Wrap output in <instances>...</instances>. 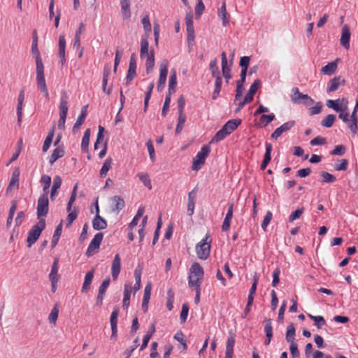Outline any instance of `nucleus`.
<instances>
[{
	"mask_svg": "<svg viewBox=\"0 0 358 358\" xmlns=\"http://www.w3.org/2000/svg\"><path fill=\"white\" fill-rule=\"evenodd\" d=\"M142 24L145 30V34L141 37V50L140 57L141 59H146L145 69L146 73L149 74L155 66V54L154 50L149 51V34L151 31L152 26L150 21L148 15H145L142 19Z\"/></svg>",
	"mask_w": 358,
	"mask_h": 358,
	"instance_id": "f257e3e1",
	"label": "nucleus"
},
{
	"mask_svg": "<svg viewBox=\"0 0 358 358\" xmlns=\"http://www.w3.org/2000/svg\"><path fill=\"white\" fill-rule=\"evenodd\" d=\"M241 122V119H233L227 121L213 136L212 142H220L224 140L237 129Z\"/></svg>",
	"mask_w": 358,
	"mask_h": 358,
	"instance_id": "f03ea898",
	"label": "nucleus"
},
{
	"mask_svg": "<svg viewBox=\"0 0 358 358\" xmlns=\"http://www.w3.org/2000/svg\"><path fill=\"white\" fill-rule=\"evenodd\" d=\"M203 274V269L201 265L197 262L193 263L190 267L188 277L189 287H201Z\"/></svg>",
	"mask_w": 358,
	"mask_h": 358,
	"instance_id": "7ed1b4c3",
	"label": "nucleus"
},
{
	"mask_svg": "<svg viewBox=\"0 0 358 358\" xmlns=\"http://www.w3.org/2000/svg\"><path fill=\"white\" fill-rule=\"evenodd\" d=\"M210 235L207 234L205 237L196 245V252L199 259L206 260L208 258L210 252Z\"/></svg>",
	"mask_w": 358,
	"mask_h": 358,
	"instance_id": "20e7f679",
	"label": "nucleus"
},
{
	"mask_svg": "<svg viewBox=\"0 0 358 358\" xmlns=\"http://www.w3.org/2000/svg\"><path fill=\"white\" fill-rule=\"evenodd\" d=\"M45 227V219H41L35 225L31 227L29 231L28 237L27 239V246L29 248H30L38 240Z\"/></svg>",
	"mask_w": 358,
	"mask_h": 358,
	"instance_id": "39448f33",
	"label": "nucleus"
},
{
	"mask_svg": "<svg viewBox=\"0 0 358 358\" xmlns=\"http://www.w3.org/2000/svg\"><path fill=\"white\" fill-rule=\"evenodd\" d=\"M210 152V147L208 145H204L201 147V150L193 158L192 166L193 171H197L201 169Z\"/></svg>",
	"mask_w": 358,
	"mask_h": 358,
	"instance_id": "423d86ee",
	"label": "nucleus"
},
{
	"mask_svg": "<svg viewBox=\"0 0 358 358\" xmlns=\"http://www.w3.org/2000/svg\"><path fill=\"white\" fill-rule=\"evenodd\" d=\"M291 100L294 103H303L306 106H310L314 103V100L308 94H303L300 92L298 87L292 88Z\"/></svg>",
	"mask_w": 358,
	"mask_h": 358,
	"instance_id": "0eeeda50",
	"label": "nucleus"
},
{
	"mask_svg": "<svg viewBox=\"0 0 358 358\" xmlns=\"http://www.w3.org/2000/svg\"><path fill=\"white\" fill-rule=\"evenodd\" d=\"M49 200L48 196L40 195L37 202L36 213L38 220L45 219L44 217L48 215L49 210Z\"/></svg>",
	"mask_w": 358,
	"mask_h": 358,
	"instance_id": "6e6552de",
	"label": "nucleus"
},
{
	"mask_svg": "<svg viewBox=\"0 0 358 358\" xmlns=\"http://www.w3.org/2000/svg\"><path fill=\"white\" fill-rule=\"evenodd\" d=\"M31 52L35 57L36 60V71L44 70V66L41 57L40 52L38 48V36L36 31L34 30L33 32V40L31 43Z\"/></svg>",
	"mask_w": 358,
	"mask_h": 358,
	"instance_id": "1a4fd4ad",
	"label": "nucleus"
},
{
	"mask_svg": "<svg viewBox=\"0 0 358 358\" xmlns=\"http://www.w3.org/2000/svg\"><path fill=\"white\" fill-rule=\"evenodd\" d=\"M103 233H97L95 234L91 242L90 243L87 250L86 251V255L87 257L92 256L99 248L101 243L103 240Z\"/></svg>",
	"mask_w": 358,
	"mask_h": 358,
	"instance_id": "9d476101",
	"label": "nucleus"
},
{
	"mask_svg": "<svg viewBox=\"0 0 358 358\" xmlns=\"http://www.w3.org/2000/svg\"><path fill=\"white\" fill-rule=\"evenodd\" d=\"M36 73L38 89L43 94L45 99H49V93L45 83L44 70L37 71Z\"/></svg>",
	"mask_w": 358,
	"mask_h": 358,
	"instance_id": "9b49d317",
	"label": "nucleus"
},
{
	"mask_svg": "<svg viewBox=\"0 0 358 358\" xmlns=\"http://www.w3.org/2000/svg\"><path fill=\"white\" fill-rule=\"evenodd\" d=\"M168 66L169 63L167 61L164 60L161 62L160 66H159V78L157 85V90H162V89L164 87L166 81V77L168 73Z\"/></svg>",
	"mask_w": 358,
	"mask_h": 358,
	"instance_id": "f8f14e48",
	"label": "nucleus"
},
{
	"mask_svg": "<svg viewBox=\"0 0 358 358\" xmlns=\"http://www.w3.org/2000/svg\"><path fill=\"white\" fill-rule=\"evenodd\" d=\"M295 125L294 120H290L285 122L280 127L275 129V130L271 134V138L272 139L277 140L284 132L290 130Z\"/></svg>",
	"mask_w": 358,
	"mask_h": 358,
	"instance_id": "ddd939ff",
	"label": "nucleus"
},
{
	"mask_svg": "<svg viewBox=\"0 0 358 358\" xmlns=\"http://www.w3.org/2000/svg\"><path fill=\"white\" fill-rule=\"evenodd\" d=\"M92 227L94 230L97 231L105 229L107 227L106 220L99 215V208L98 205H96V215L92 220Z\"/></svg>",
	"mask_w": 358,
	"mask_h": 358,
	"instance_id": "4468645a",
	"label": "nucleus"
},
{
	"mask_svg": "<svg viewBox=\"0 0 358 358\" xmlns=\"http://www.w3.org/2000/svg\"><path fill=\"white\" fill-rule=\"evenodd\" d=\"M121 271V258L119 254H116L111 265V275L113 280H116Z\"/></svg>",
	"mask_w": 358,
	"mask_h": 358,
	"instance_id": "2eb2a0df",
	"label": "nucleus"
},
{
	"mask_svg": "<svg viewBox=\"0 0 358 358\" xmlns=\"http://www.w3.org/2000/svg\"><path fill=\"white\" fill-rule=\"evenodd\" d=\"M350 27L348 24H345L342 27L341 37L340 39L341 44L346 49L350 48Z\"/></svg>",
	"mask_w": 358,
	"mask_h": 358,
	"instance_id": "dca6fc26",
	"label": "nucleus"
},
{
	"mask_svg": "<svg viewBox=\"0 0 358 358\" xmlns=\"http://www.w3.org/2000/svg\"><path fill=\"white\" fill-rule=\"evenodd\" d=\"M59 115H66L68 114V95L65 91L61 92L60 101H59Z\"/></svg>",
	"mask_w": 358,
	"mask_h": 358,
	"instance_id": "f3484780",
	"label": "nucleus"
},
{
	"mask_svg": "<svg viewBox=\"0 0 358 358\" xmlns=\"http://www.w3.org/2000/svg\"><path fill=\"white\" fill-rule=\"evenodd\" d=\"M136 63L134 59V55H132L131 56L129 69L127 71V76H126V82L127 84H129L136 76Z\"/></svg>",
	"mask_w": 358,
	"mask_h": 358,
	"instance_id": "a211bd4d",
	"label": "nucleus"
},
{
	"mask_svg": "<svg viewBox=\"0 0 358 358\" xmlns=\"http://www.w3.org/2000/svg\"><path fill=\"white\" fill-rule=\"evenodd\" d=\"M233 212L234 204L231 203L229 205L227 214L222 222V229L223 231H227L229 229L231 221L233 217Z\"/></svg>",
	"mask_w": 358,
	"mask_h": 358,
	"instance_id": "6ab92c4d",
	"label": "nucleus"
},
{
	"mask_svg": "<svg viewBox=\"0 0 358 358\" xmlns=\"http://www.w3.org/2000/svg\"><path fill=\"white\" fill-rule=\"evenodd\" d=\"M221 59H222V75L224 77L226 80V83H228L229 79L231 78V69L228 66L227 64V58L225 52H222L221 55Z\"/></svg>",
	"mask_w": 358,
	"mask_h": 358,
	"instance_id": "aec40b11",
	"label": "nucleus"
},
{
	"mask_svg": "<svg viewBox=\"0 0 358 358\" xmlns=\"http://www.w3.org/2000/svg\"><path fill=\"white\" fill-rule=\"evenodd\" d=\"M131 292H132L131 283V282L126 283L124 285V297H123V301H122V307L125 309H127L129 306Z\"/></svg>",
	"mask_w": 358,
	"mask_h": 358,
	"instance_id": "412c9836",
	"label": "nucleus"
},
{
	"mask_svg": "<svg viewBox=\"0 0 358 358\" xmlns=\"http://www.w3.org/2000/svg\"><path fill=\"white\" fill-rule=\"evenodd\" d=\"M65 49H66V40L64 34H60L59 36V57L60 62L63 65L66 62L65 57Z\"/></svg>",
	"mask_w": 358,
	"mask_h": 358,
	"instance_id": "4be33fe9",
	"label": "nucleus"
},
{
	"mask_svg": "<svg viewBox=\"0 0 358 358\" xmlns=\"http://www.w3.org/2000/svg\"><path fill=\"white\" fill-rule=\"evenodd\" d=\"M19 178H20V171L19 169H15L12 173L11 178L10 180L8 186L6 189V192L11 191L13 188L17 189L19 187Z\"/></svg>",
	"mask_w": 358,
	"mask_h": 358,
	"instance_id": "5701e85b",
	"label": "nucleus"
},
{
	"mask_svg": "<svg viewBox=\"0 0 358 358\" xmlns=\"http://www.w3.org/2000/svg\"><path fill=\"white\" fill-rule=\"evenodd\" d=\"M345 83V80H342L340 76L334 77L328 83L327 92L330 93L338 89V87Z\"/></svg>",
	"mask_w": 358,
	"mask_h": 358,
	"instance_id": "b1692460",
	"label": "nucleus"
},
{
	"mask_svg": "<svg viewBox=\"0 0 358 358\" xmlns=\"http://www.w3.org/2000/svg\"><path fill=\"white\" fill-rule=\"evenodd\" d=\"M218 17L222 20V24L224 27H227L229 23V14L227 12L226 3L224 1L218 10Z\"/></svg>",
	"mask_w": 358,
	"mask_h": 358,
	"instance_id": "393cba45",
	"label": "nucleus"
},
{
	"mask_svg": "<svg viewBox=\"0 0 358 358\" xmlns=\"http://www.w3.org/2000/svg\"><path fill=\"white\" fill-rule=\"evenodd\" d=\"M261 84V82L259 79L255 80L254 83L250 85L248 92L245 96V101L251 102L253 100L254 95L257 92V90Z\"/></svg>",
	"mask_w": 358,
	"mask_h": 358,
	"instance_id": "a878e982",
	"label": "nucleus"
},
{
	"mask_svg": "<svg viewBox=\"0 0 358 358\" xmlns=\"http://www.w3.org/2000/svg\"><path fill=\"white\" fill-rule=\"evenodd\" d=\"M94 271L93 269L88 271L85 274V278H84V282H83L82 289H81L82 292L87 293L90 290V286H91V284H92V280L94 278Z\"/></svg>",
	"mask_w": 358,
	"mask_h": 358,
	"instance_id": "bb28decb",
	"label": "nucleus"
},
{
	"mask_svg": "<svg viewBox=\"0 0 358 358\" xmlns=\"http://www.w3.org/2000/svg\"><path fill=\"white\" fill-rule=\"evenodd\" d=\"M62 178L60 176H57L53 179V184L51 187L50 190V199L52 201H53L55 197L58 194V189L61 187L62 185Z\"/></svg>",
	"mask_w": 358,
	"mask_h": 358,
	"instance_id": "cd10ccee",
	"label": "nucleus"
},
{
	"mask_svg": "<svg viewBox=\"0 0 358 358\" xmlns=\"http://www.w3.org/2000/svg\"><path fill=\"white\" fill-rule=\"evenodd\" d=\"M59 271V259H55L53 261L50 273H49L48 278L50 281L59 280L60 275L58 273Z\"/></svg>",
	"mask_w": 358,
	"mask_h": 358,
	"instance_id": "c85d7f7f",
	"label": "nucleus"
},
{
	"mask_svg": "<svg viewBox=\"0 0 358 358\" xmlns=\"http://www.w3.org/2000/svg\"><path fill=\"white\" fill-rule=\"evenodd\" d=\"M112 206L111 210L113 212L119 213L124 207V199L119 196H114L111 199Z\"/></svg>",
	"mask_w": 358,
	"mask_h": 358,
	"instance_id": "c756f323",
	"label": "nucleus"
},
{
	"mask_svg": "<svg viewBox=\"0 0 358 358\" xmlns=\"http://www.w3.org/2000/svg\"><path fill=\"white\" fill-rule=\"evenodd\" d=\"M40 182L43 186V193L41 195L48 196L49 189L51 185V177L44 174L41 176Z\"/></svg>",
	"mask_w": 358,
	"mask_h": 358,
	"instance_id": "7c9ffc66",
	"label": "nucleus"
},
{
	"mask_svg": "<svg viewBox=\"0 0 358 358\" xmlns=\"http://www.w3.org/2000/svg\"><path fill=\"white\" fill-rule=\"evenodd\" d=\"M24 100V90H21L19 93L17 98V122L20 124L22 121V106L23 102Z\"/></svg>",
	"mask_w": 358,
	"mask_h": 358,
	"instance_id": "2f4dec72",
	"label": "nucleus"
},
{
	"mask_svg": "<svg viewBox=\"0 0 358 358\" xmlns=\"http://www.w3.org/2000/svg\"><path fill=\"white\" fill-rule=\"evenodd\" d=\"M109 76H110V69H109V67H105L103 69V73L102 90L108 95H109L112 92V87H110L108 89L106 87L108 81L109 79Z\"/></svg>",
	"mask_w": 358,
	"mask_h": 358,
	"instance_id": "473e14b6",
	"label": "nucleus"
},
{
	"mask_svg": "<svg viewBox=\"0 0 358 358\" xmlns=\"http://www.w3.org/2000/svg\"><path fill=\"white\" fill-rule=\"evenodd\" d=\"M121 13L124 19H129L131 17L129 0H120Z\"/></svg>",
	"mask_w": 358,
	"mask_h": 358,
	"instance_id": "72a5a7b5",
	"label": "nucleus"
},
{
	"mask_svg": "<svg viewBox=\"0 0 358 358\" xmlns=\"http://www.w3.org/2000/svg\"><path fill=\"white\" fill-rule=\"evenodd\" d=\"M338 59L328 63L327 65L322 68V73L324 75L331 76L334 74L337 69Z\"/></svg>",
	"mask_w": 358,
	"mask_h": 358,
	"instance_id": "f704fd0d",
	"label": "nucleus"
},
{
	"mask_svg": "<svg viewBox=\"0 0 358 358\" xmlns=\"http://www.w3.org/2000/svg\"><path fill=\"white\" fill-rule=\"evenodd\" d=\"M241 79L237 81L236 83V90L235 95V100L239 99L243 94L244 90V83L245 82L246 76L240 75Z\"/></svg>",
	"mask_w": 358,
	"mask_h": 358,
	"instance_id": "c9c22d12",
	"label": "nucleus"
},
{
	"mask_svg": "<svg viewBox=\"0 0 358 358\" xmlns=\"http://www.w3.org/2000/svg\"><path fill=\"white\" fill-rule=\"evenodd\" d=\"M64 155V150L63 148L58 147L55 148L49 158V163L52 165L58 159Z\"/></svg>",
	"mask_w": 358,
	"mask_h": 358,
	"instance_id": "e433bc0d",
	"label": "nucleus"
},
{
	"mask_svg": "<svg viewBox=\"0 0 358 358\" xmlns=\"http://www.w3.org/2000/svg\"><path fill=\"white\" fill-rule=\"evenodd\" d=\"M296 330L293 324H290L287 328L286 331L285 339L289 343H294L295 341V336H296Z\"/></svg>",
	"mask_w": 358,
	"mask_h": 358,
	"instance_id": "4c0bfd02",
	"label": "nucleus"
},
{
	"mask_svg": "<svg viewBox=\"0 0 358 358\" xmlns=\"http://www.w3.org/2000/svg\"><path fill=\"white\" fill-rule=\"evenodd\" d=\"M144 213V208L143 207H140L135 216L133 217L132 220L128 225L129 229L133 230V229L138 224L139 220L143 216V214Z\"/></svg>",
	"mask_w": 358,
	"mask_h": 358,
	"instance_id": "58836bf2",
	"label": "nucleus"
},
{
	"mask_svg": "<svg viewBox=\"0 0 358 358\" xmlns=\"http://www.w3.org/2000/svg\"><path fill=\"white\" fill-rule=\"evenodd\" d=\"M141 270L136 268L134 270V277L136 282L132 287V290H134V293L138 291L141 287Z\"/></svg>",
	"mask_w": 358,
	"mask_h": 358,
	"instance_id": "ea45409f",
	"label": "nucleus"
},
{
	"mask_svg": "<svg viewBox=\"0 0 358 358\" xmlns=\"http://www.w3.org/2000/svg\"><path fill=\"white\" fill-rule=\"evenodd\" d=\"M250 57L248 56H244L241 57L240 59V66H241V75L246 76L247 71L248 69V66L250 64Z\"/></svg>",
	"mask_w": 358,
	"mask_h": 358,
	"instance_id": "a19ab883",
	"label": "nucleus"
},
{
	"mask_svg": "<svg viewBox=\"0 0 358 358\" xmlns=\"http://www.w3.org/2000/svg\"><path fill=\"white\" fill-rule=\"evenodd\" d=\"M141 182L148 189H151L152 186L151 183V180L148 173H139L137 174Z\"/></svg>",
	"mask_w": 358,
	"mask_h": 358,
	"instance_id": "79ce46f5",
	"label": "nucleus"
},
{
	"mask_svg": "<svg viewBox=\"0 0 358 358\" xmlns=\"http://www.w3.org/2000/svg\"><path fill=\"white\" fill-rule=\"evenodd\" d=\"M346 124L352 136H355L358 130V118H352L350 117V119Z\"/></svg>",
	"mask_w": 358,
	"mask_h": 358,
	"instance_id": "37998d69",
	"label": "nucleus"
},
{
	"mask_svg": "<svg viewBox=\"0 0 358 358\" xmlns=\"http://www.w3.org/2000/svg\"><path fill=\"white\" fill-rule=\"evenodd\" d=\"M177 85V77L175 71H171L169 81V94L175 92V87Z\"/></svg>",
	"mask_w": 358,
	"mask_h": 358,
	"instance_id": "c03bdc74",
	"label": "nucleus"
},
{
	"mask_svg": "<svg viewBox=\"0 0 358 358\" xmlns=\"http://www.w3.org/2000/svg\"><path fill=\"white\" fill-rule=\"evenodd\" d=\"M17 209V201H13L11 203V206L9 210L8 216L6 221V225L8 227H10L13 220L15 212Z\"/></svg>",
	"mask_w": 358,
	"mask_h": 358,
	"instance_id": "a18cd8bd",
	"label": "nucleus"
},
{
	"mask_svg": "<svg viewBox=\"0 0 358 358\" xmlns=\"http://www.w3.org/2000/svg\"><path fill=\"white\" fill-rule=\"evenodd\" d=\"M62 221H61V222L57 227V228L55 231L54 235L52 236V239L51 241L52 248L55 247L56 245L57 244L59 236H61V234H62Z\"/></svg>",
	"mask_w": 358,
	"mask_h": 358,
	"instance_id": "49530a36",
	"label": "nucleus"
},
{
	"mask_svg": "<svg viewBox=\"0 0 358 358\" xmlns=\"http://www.w3.org/2000/svg\"><path fill=\"white\" fill-rule=\"evenodd\" d=\"M308 316L309 318L314 321L315 325L317 327V329H321L323 326L326 324V321L322 316H314L310 314H308Z\"/></svg>",
	"mask_w": 358,
	"mask_h": 358,
	"instance_id": "de8ad7c7",
	"label": "nucleus"
},
{
	"mask_svg": "<svg viewBox=\"0 0 358 358\" xmlns=\"http://www.w3.org/2000/svg\"><path fill=\"white\" fill-rule=\"evenodd\" d=\"M336 115L334 114H329L327 115L321 122L322 126L330 128L334 124V121L336 120Z\"/></svg>",
	"mask_w": 358,
	"mask_h": 358,
	"instance_id": "09e8293b",
	"label": "nucleus"
},
{
	"mask_svg": "<svg viewBox=\"0 0 358 358\" xmlns=\"http://www.w3.org/2000/svg\"><path fill=\"white\" fill-rule=\"evenodd\" d=\"M275 118V115L273 113H270L268 115H262L259 117V122L264 127L267 126L269 123L273 121Z\"/></svg>",
	"mask_w": 358,
	"mask_h": 358,
	"instance_id": "8fccbe9b",
	"label": "nucleus"
},
{
	"mask_svg": "<svg viewBox=\"0 0 358 358\" xmlns=\"http://www.w3.org/2000/svg\"><path fill=\"white\" fill-rule=\"evenodd\" d=\"M235 345V338L230 336L227 338L225 355H234V347Z\"/></svg>",
	"mask_w": 358,
	"mask_h": 358,
	"instance_id": "3c124183",
	"label": "nucleus"
},
{
	"mask_svg": "<svg viewBox=\"0 0 358 358\" xmlns=\"http://www.w3.org/2000/svg\"><path fill=\"white\" fill-rule=\"evenodd\" d=\"M112 162H113V160L111 158H107L105 160V162L101 169V171H100V176L101 177H104L106 176L107 173L111 168Z\"/></svg>",
	"mask_w": 358,
	"mask_h": 358,
	"instance_id": "603ef678",
	"label": "nucleus"
},
{
	"mask_svg": "<svg viewBox=\"0 0 358 358\" xmlns=\"http://www.w3.org/2000/svg\"><path fill=\"white\" fill-rule=\"evenodd\" d=\"M59 315V308L57 305H55V306L52 308L51 312L48 316L49 322L53 324H56L57 320Z\"/></svg>",
	"mask_w": 358,
	"mask_h": 358,
	"instance_id": "864d4df0",
	"label": "nucleus"
},
{
	"mask_svg": "<svg viewBox=\"0 0 358 358\" xmlns=\"http://www.w3.org/2000/svg\"><path fill=\"white\" fill-rule=\"evenodd\" d=\"M185 121V115L184 113H178V123L176 127V134L180 133V131L182 130Z\"/></svg>",
	"mask_w": 358,
	"mask_h": 358,
	"instance_id": "5fc2aeb1",
	"label": "nucleus"
},
{
	"mask_svg": "<svg viewBox=\"0 0 358 358\" xmlns=\"http://www.w3.org/2000/svg\"><path fill=\"white\" fill-rule=\"evenodd\" d=\"M341 101L340 99L336 100L329 99L327 101V106L329 108H332L336 112H340L341 110V106H340L339 103Z\"/></svg>",
	"mask_w": 358,
	"mask_h": 358,
	"instance_id": "6e6d98bb",
	"label": "nucleus"
},
{
	"mask_svg": "<svg viewBox=\"0 0 358 358\" xmlns=\"http://www.w3.org/2000/svg\"><path fill=\"white\" fill-rule=\"evenodd\" d=\"M154 87V83H151L148 87L147 91L145 92V96L144 99V110L146 111L148 107V102L151 97L152 92Z\"/></svg>",
	"mask_w": 358,
	"mask_h": 358,
	"instance_id": "4d7b16f0",
	"label": "nucleus"
},
{
	"mask_svg": "<svg viewBox=\"0 0 358 358\" xmlns=\"http://www.w3.org/2000/svg\"><path fill=\"white\" fill-rule=\"evenodd\" d=\"M53 136H54V131L52 130L50 133H49L48 134V136H46V138L44 141L43 148H42L43 152H45L48 151V150L49 149V148L52 142Z\"/></svg>",
	"mask_w": 358,
	"mask_h": 358,
	"instance_id": "13d9d810",
	"label": "nucleus"
},
{
	"mask_svg": "<svg viewBox=\"0 0 358 358\" xmlns=\"http://www.w3.org/2000/svg\"><path fill=\"white\" fill-rule=\"evenodd\" d=\"M110 280L109 277L104 279L99 288L98 294L105 296L106 290L110 285Z\"/></svg>",
	"mask_w": 358,
	"mask_h": 358,
	"instance_id": "bf43d9fd",
	"label": "nucleus"
},
{
	"mask_svg": "<svg viewBox=\"0 0 358 358\" xmlns=\"http://www.w3.org/2000/svg\"><path fill=\"white\" fill-rule=\"evenodd\" d=\"M119 315V308L117 307L114 308V309L112 311L110 318V323L111 327H117V317Z\"/></svg>",
	"mask_w": 358,
	"mask_h": 358,
	"instance_id": "052dcab7",
	"label": "nucleus"
},
{
	"mask_svg": "<svg viewBox=\"0 0 358 358\" xmlns=\"http://www.w3.org/2000/svg\"><path fill=\"white\" fill-rule=\"evenodd\" d=\"M264 332L266 338L273 337V327L271 319L265 320Z\"/></svg>",
	"mask_w": 358,
	"mask_h": 358,
	"instance_id": "680f3d73",
	"label": "nucleus"
},
{
	"mask_svg": "<svg viewBox=\"0 0 358 358\" xmlns=\"http://www.w3.org/2000/svg\"><path fill=\"white\" fill-rule=\"evenodd\" d=\"M321 176L322 178V182L325 183H332L336 180V178L334 175L326 171H322Z\"/></svg>",
	"mask_w": 358,
	"mask_h": 358,
	"instance_id": "e2e57ef3",
	"label": "nucleus"
},
{
	"mask_svg": "<svg viewBox=\"0 0 358 358\" xmlns=\"http://www.w3.org/2000/svg\"><path fill=\"white\" fill-rule=\"evenodd\" d=\"M209 67L213 76L221 75L217 66V59L216 58L210 61Z\"/></svg>",
	"mask_w": 358,
	"mask_h": 358,
	"instance_id": "0e129e2a",
	"label": "nucleus"
},
{
	"mask_svg": "<svg viewBox=\"0 0 358 358\" xmlns=\"http://www.w3.org/2000/svg\"><path fill=\"white\" fill-rule=\"evenodd\" d=\"M167 301H166V307L169 310H171L173 308V302H174V292L172 289H169L167 291Z\"/></svg>",
	"mask_w": 358,
	"mask_h": 358,
	"instance_id": "69168bd1",
	"label": "nucleus"
},
{
	"mask_svg": "<svg viewBox=\"0 0 358 358\" xmlns=\"http://www.w3.org/2000/svg\"><path fill=\"white\" fill-rule=\"evenodd\" d=\"M338 113H339L338 117L342 120L343 122L347 123L350 119L349 117H350L348 110L347 105H345L344 108H341V110Z\"/></svg>",
	"mask_w": 358,
	"mask_h": 358,
	"instance_id": "338daca9",
	"label": "nucleus"
},
{
	"mask_svg": "<svg viewBox=\"0 0 358 358\" xmlns=\"http://www.w3.org/2000/svg\"><path fill=\"white\" fill-rule=\"evenodd\" d=\"M272 213L271 211H267L261 224L262 229L264 231L266 230L268 225L272 220Z\"/></svg>",
	"mask_w": 358,
	"mask_h": 358,
	"instance_id": "774afa93",
	"label": "nucleus"
}]
</instances>
